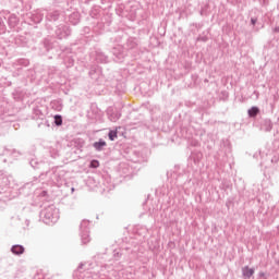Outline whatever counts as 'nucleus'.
Wrapping results in <instances>:
<instances>
[{
  "label": "nucleus",
  "instance_id": "nucleus-1",
  "mask_svg": "<svg viewBox=\"0 0 279 279\" xmlns=\"http://www.w3.org/2000/svg\"><path fill=\"white\" fill-rule=\"evenodd\" d=\"M242 274H243L244 278H251L254 276V269L246 266L242 269Z\"/></svg>",
  "mask_w": 279,
  "mask_h": 279
},
{
  "label": "nucleus",
  "instance_id": "nucleus-2",
  "mask_svg": "<svg viewBox=\"0 0 279 279\" xmlns=\"http://www.w3.org/2000/svg\"><path fill=\"white\" fill-rule=\"evenodd\" d=\"M12 252L13 254H23V252H25V248H23V246L21 245H15L12 247Z\"/></svg>",
  "mask_w": 279,
  "mask_h": 279
},
{
  "label": "nucleus",
  "instance_id": "nucleus-3",
  "mask_svg": "<svg viewBox=\"0 0 279 279\" xmlns=\"http://www.w3.org/2000/svg\"><path fill=\"white\" fill-rule=\"evenodd\" d=\"M94 147L98 151H101V147H106V142L105 141L95 142Z\"/></svg>",
  "mask_w": 279,
  "mask_h": 279
},
{
  "label": "nucleus",
  "instance_id": "nucleus-4",
  "mask_svg": "<svg viewBox=\"0 0 279 279\" xmlns=\"http://www.w3.org/2000/svg\"><path fill=\"white\" fill-rule=\"evenodd\" d=\"M260 110L257 107H253L248 110V117H256Z\"/></svg>",
  "mask_w": 279,
  "mask_h": 279
},
{
  "label": "nucleus",
  "instance_id": "nucleus-5",
  "mask_svg": "<svg viewBox=\"0 0 279 279\" xmlns=\"http://www.w3.org/2000/svg\"><path fill=\"white\" fill-rule=\"evenodd\" d=\"M54 123H56V125H62V117L54 116Z\"/></svg>",
  "mask_w": 279,
  "mask_h": 279
},
{
  "label": "nucleus",
  "instance_id": "nucleus-6",
  "mask_svg": "<svg viewBox=\"0 0 279 279\" xmlns=\"http://www.w3.org/2000/svg\"><path fill=\"white\" fill-rule=\"evenodd\" d=\"M118 137L117 131H110L109 132V140L114 141Z\"/></svg>",
  "mask_w": 279,
  "mask_h": 279
},
{
  "label": "nucleus",
  "instance_id": "nucleus-7",
  "mask_svg": "<svg viewBox=\"0 0 279 279\" xmlns=\"http://www.w3.org/2000/svg\"><path fill=\"white\" fill-rule=\"evenodd\" d=\"M98 167H99V161L98 160H92L90 168L92 169H97Z\"/></svg>",
  "mask_w": 279,
  "mask_h": 279
},
{
  "label": "nucleus",
  "instance_id": "nucleus-8",
  "mask_svg": "<svg viewBox=\"0 0 279 279\" xmlns=\"http://www.w3.org/2000/svg\"><path fill=\"white\" fill-rule=\"evenodd\" d=\"M251 23H252V25H256V20L252 19Z\"/></svg>",
  "mask_w": 279,
  "mask_h": 279
}]
</instances>
